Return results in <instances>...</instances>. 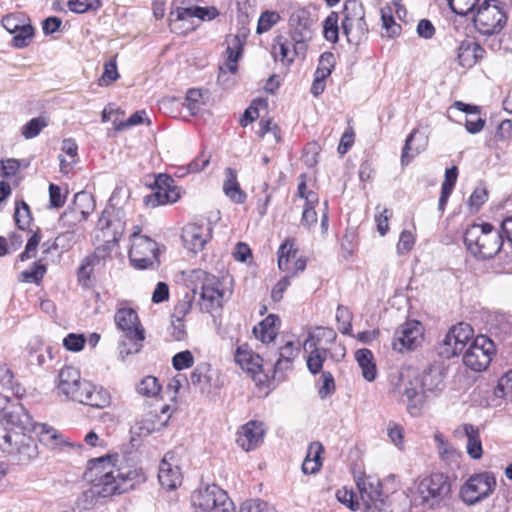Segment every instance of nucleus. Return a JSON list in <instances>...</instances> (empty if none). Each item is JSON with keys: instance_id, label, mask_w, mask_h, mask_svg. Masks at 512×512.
Listing matches in <instances>:
<instances>
[{"instance_id": "obj_1", "label": "nucleus", "mask_w": 512, "mask_h": 512, "mask_svg": "<svg viewBox=\"0 0 512 512\" xmlns=\"http://www.w3.org/2000/svg\"><path fill=\"white\" fill-rule=\"evenodd\" d=\"M445 375V370L440 364L429 365L422 373L412 377L402 374L398 391L405 398L411 416H418L427 400L443 391Z\"/></svg>"}, {"instance_id": "obj_2", "label": "nucleus", "mask_w": 512, "mask_h": 512, "mask_svg": "<svg viewBox=\"0 0 512 512\" xmlns=\"http://www.w3.org/2000/svg\"><path fill=\"white\" fill-rule=\"evenodd\" d=\"M86 476L94 483L87 493L92 497L105 498L133 489L138 474L134 470L122 472L111 464L110 457H99L88 461Z\"/></svg>"}, {"instance_id": "obj_3", "label": "nucleus", "mask_w": 512, "mask_h": 512, "mask_svg": "<svg viewBox=\"0 0 512 512\" xmlns=\"http://www.w3.org/2000/svg\"><path fill=\"white\" fill-rule=\"evenodd\" d=\"M57 389L67 399L103 409L111 404L109 391L87 380H81L80 372L72 366L63 367L58 374Z\"/></svg>"}, {"instance_id": "obj_4", "label": "nucleus", "mask_w": 512, "mask_h": 512, "mask_svg": "<svg viewBox=\"0 0 512 512\" xmlns=\"http://www.w3.org/2000/svg\"><path fill=\"white\" fill-rule=\"evenodd\" d=\"M37 429L41 434L46 433L50 438H56V431L45 424H36L33 429H22L0 423V450L18 464L30 462L37 457L38 448L36 441L28 433Z\"/></svg>"}, {"instance_id": "obj_5", "label": "nucleus", "mask_w": 512, "mask_h": 512, "mask_svg": "<svg viewBox=\"0 0 512 512\" xmlns=\"http://www.w3.org/2000/svg\"><path fill=\"white\" fill-rule=\"evenodd\" d=\"M463 239L470 254L481 260L493 258L503 246L501 231L488 222L467 227Z\"/></svg>"}, {"instance_id": "obj_6", "label": "nucleus", "mask_w": 512, "mask_h": 512, "mask_svg": "<svg viewBox=\"0 0 512 512\" xmlns=\"http://www.w3.org/2000/svg\"><path fill=\"white\" fill-rule=\"evenodd\" d=\"M117 328L123 333L119 342V352L122 357L138 353L145 339L137 312L132 308H119L114 316Z\"/></svg>"}, {"instance_id": "obj_7", "label": "nucleus", "mask_w": 512, "mask_h": 512, "mask_svg": "<svg viewBox=\"0 0 512 512\" xmlns=\"http://www.w3.org/2000/svg\"><path fill=\"white\" fill-rule=\"evenodd\" d=\"M417 494L424 507H440L451 495L450 479L443 473H432L418 483Z\"/></svg>"}, {"instance_id": "obj_8", "label": "nucleus", "mask_w": 512, "mask_h": 512, "mask_svg": "<svg viewBox=\"0 0 512 512\" xmlns=\"http://www.w3.org/2000/svg\"><path fill=\"white\" fill-rule=\"evenodd\" d=\"M342 33L350 44L359 45L366 39L368 25L365 20V11L358 0H346L342 10Z\"/></svg>"}, {"instance_id": "obj_9", "label": "nucleus", "mask_w": 512, "mask_h": 512, "mask_svg": "<svg viewBox=\"0 0 512 512\" xmlns=\"http://www.w3.org/2000/svg\"><path fill=\"white\" fill-rule=\"evenodd\" d=\"M132 233L129 260L136 269H154L159 266L158 244L148 236L140 235L139 227Z\"/></svg>"}, {"instance_id": "obj_10", "label": "nucleus", "mask_w": 512, "mask_h": 512, "mask_svg": "<svg viewBox=\"0 0 512 512\" xmlns=\"http://www.w3.org/2000/svg\"><path fill=\"white\" fill-rule=\"evenodd\" d=\"M506 21V13L497 0H485L473 14L474 26L483 35L498 34Z\"/></svg>"}, {"instance_id": "obj_11", "label": "nucleus", "mask_w": 512, "mask_h": 512, "mask_svg": "<svg viewBox=\"0 0 512 512\" xmlns=\"http://www.w3.org/2000/svg\"><path fill=\"white\" fill-rule=\"evenodd\" d=\"M496 478L492 472H481L468 478L460 489V498L467 505H475L488 498L495 490Z\"/></svg>"}, {"instance_id": "obj_12", "label": "nucleus", "mask_w": 512, "mask_h": 512, "mask_svg": "<svg viewBox=\"0 0 512 512\" xmlns=\"http://www.w3.org/2000/svg\"><path fill=\"white\" fill-rule=\"evenodd\" d=\"M473 337V329L467 323H458L451 327L438 343L437 353L444 359L458 356Z\"/></svg>"}, {"instance_id": "obj_13", "label": "nucleus", "mask_w": 512, "mask_h": 512, "mask_svg": "<svg viewBox=\"0 0 512 512\" xmlns=\"http://www.w3.org/2000/svg\"><path fill=\"white\" fill-rule=\"evenodd\" d=\"M495 352L494 343L486 336L475 337L463 354V363L469 369L484 371L492 361Z\"/></svg>"}, {"instance_id": "obj_14", "label": "nucleus", "mask_w": 512, "mask_h": 512, "mask_svg": "<svg viewBox=\"0 0 512 512\" xmlns=\"http://www.w3.org/2000/svg\"><path fill=\"white\" fill-rule=\"evenodd\" d=\"M192 277L201 284L202 307L206 312H213L222 307L224 290L221 289L220 281L213 275L202 269L192 272Z\"/></svg>"}, {"instance_id": "obj_15", "label": "nucleus", "mask_w": 512, "mask_h": 512, "mask_svg": "<svg viewBox=\"0 0 512 512\" xmlns=\"http://www.w3.org/2000/svg\"><path fill=\"white\" fill-rule=\"evenodd\" d=\"M180 198V192L174 179L167 174H159L154 181L152 192L144 197L148 207L175 203Z\"/></svg>"}, {"instance_id": "obj_16", "label": "nucleus", "mask_w": 512, "mask_h": 512, "mask_svg": "<svg viewBox=\"0 0 512 512\" xmlns=\"http://www.w3.org/2000/svg\"><path fill=\"white\" fill-rule=\"evenodd\" d=\"M357 487L365 512H390L379 480L371 477L360 479Z\"/></svg>"}, {"instance_id": "obj_17", "label": "nucleus", "mask_w": 512, "mask_h": 512, "mask_svg": "<svg viewBox=\"0 0 512 512\" xmlns=\"http://www.w3.org/2000/svg\"><path fill=\"white\" fill-rule=\"evenodd\" d=\"M312 24L311 13L306 8H298L290 15L289 27L295 51L297 49L305 50L306 42L312 38Z\"/></svg>"}, {"instance_id": "obj_18", "label": "nucleus", "mask_w": 512, "mask_h": 512, "mask_svg": "<svg viewBox=\"0 0 512 512\" xmlns=\"http://www.w3.org/2000/svg\"><path fill=\"white\" fill-rule=\"evenodd\" d=\"M217 15L218 11L215 7H177L175 10L170 11L168 21L172 31H179L182 33L186 30L193 29V27L187 26L185 29H181V27H177L178 22H189L190 25H192L193 22L191 20L193 18H197L199 20H212Z\"/></svg>"}, {"instance_id": "obj_19", "label": "nucleus", "mask_w": 512, "mask_h": 512, "mask_svg": "<svg viewBox=\"0 0 512 512\" xmlns=\"http://www.w3.org/2000/svg\"><path fill=\"white\" fill-rule=\"evenodd\" d=\"M423 339L422 326L418 321H408L399 326L393 337L392 347L398 352L414 350Z\"/></svg>"}, {"instance_id": "obj_20", "label": "nucleus", "mask_w": 512, "mask_h": 512, "mask_svg": "<svg viewBox=\"0 0 512 512\" xmlns=\"http://www.w3.org/2000/svg\"><path fill=\"white\" fill-rule=\"evenodd\" d=\"M120 210L105 209L98 220L97 226L103 233L105 243L117 244L125 230V222Z\"/></svg>"}, {"instance_id": "obj_21", "label": "nucleus", "mask_w": 512, "mask_h": 512, "mask_svg": "<svg viewBox=\"0 0 512 512\" xmlns=\"http://www.w3.org/2000/svg\"><path fill=\"white\" fill-rule=\"evenodd\" d=\"M191 499L195 507L206 512H213L225 505L228 497L224 490L213 484L195 491Z\"/></svg>"}, {"instance_id": "obj_22", "label": "nucleus", "mask_w": 512, "mask_h": 512, "mask_svg": "<svg viewBox=\"0 0 512 512\" xmlns=\"http://www.w3.org/2000/svg\"><path fill=\"white\" fill-rule=\"evenodd\" d=\"M190 381L194 386H198L202 392L210 393L220 390L223 381L217 369H213L207 362L197 364L190 375Z\"/></svg>"}, {"instance_id": "obj_23", "label": "nucleus", "mask_w": 512, "mask_h": 512, "mask_svg": "<svg viewBox=\"0 0 512 512\" xmlns=\"http://www.w3.org/2000/svg\"><path fill=\"white\" fill-rule=\"evenodd\" d=\"M158 480L167 490H174L181 484L182 474L174 451H168L160 462Z\"/></svg>"}, {"instance_id": "obj_24", "label": "nucleus", "mask_w": 512, "mask_h": 512, "mask_svg": "<svg viewBox=\"0 0 512 512\" xmlns=\"http://www.w3.org/2000/svg\"><path fill=\"white\" fill-rule=\"evenodd\" d=\"M181 238L189 251L197 253L211 238V228L208 224L189 223L183 228Z\"/></svg>"}, {"instance_id": "obj_25", "label": "nucleus", "mask_w": 512, "mask_h": 512, "mask_svg": "<svg viewBox=\"0 0 512 512\" xmlns=\"http://www.w3.org/2000/svg\"><path fill=\"white\" fill-rule=\"evenodd\" d=\"M0 417L6 421L5 425L7 426H16L22 429L36 427V423L33 422L28 411L17 399H11L8 405H5V410L0 412Z\"/></svg>"}, {"instance_id": "obj_26", "label": "nucleus", "mask_w": 512, "mask_h": 512, "mask_svg": "<svg viewBox=\"0 0 512 512\" xmlns=\"http://www.w3.org/2000/svg\"><path fill=\"white\" fill-rule=\"evenodd\" d=\"M263 436V423L252 420L242 426L237 437V443L248 452L255 449L263 441Z\"/></svg>"}, {"instance_id": "obj_27", "label": "nucleus", "mask_w": 512, "mask_h": 512, "mask_svg": "<svg viewBox=\"0 0 512 512\" xmlns=\"http://www.w3.org/2000/svg\"><path fill=\"white\" fill-rule=\"evenodd\" d=\"M484 55V48L472 39H464L457 48V61L463 68H472Z\"/></svg>"}, {"instance_id": "obj_28", "label": "nucleus", "mask_w": 512, "mask_h": 512, "mask_svg": "<svg viewBox=\"0 0 512 512\" xmlns=\"http://www.w3.org/2000/svg\"><path fill=\"white\" fill-rule=\"evenodd\" d=\"M299 348L295 346L293 341H287L279 348V357L276 362L271 365L273 368V378L280 379L284 373L292 369L293 361L298 356Z\"/></svg>"}, {"instance_id": "obj_29", "label": "nucleus", "mask_w": 512, "mask_h": 512, "mask_svg": "<svg viewBox=\"0 0 512 512\" xmlns=\"http://www.w3.org/2000/svg\"><path fill=\"white\" fill-rule=\"evenodd\" d=\"M427 144L428 137L423 132H420L419 129H413L407 136L402 150V164L409 163L415 156L425 150Z\"/></svg>"}, {"instance_id": "obj_30", "label": "nucleus", "mask_w": 512, "mask_h": 512, "mask_svg": "<svg viewBox=\"0 0 512 512\" xmlns=\"http://www.w3.org/2000/svg\"><path fill=\"white\" fill-rule=\"evenodd\" d=\"M235 362L247 372L256 374L264 371V360L258 354H254L248 345H241L236 349Z\"/></svg>"}, {"instance_id": "obj_31", "label": "nucleus", "mask_w": 512, "mask_h": 512, "mask_svg": "<svg viewBox=\"0 0 512 512\" xmlns=\"http://www.w3.org/2000/svg\"><path fill=\"white\" fill-rule=\"evenodd\" d=\"M305 348H310V354L307 357V368L313 375L321 372L323 363L328 357V350L317 347V341L312 333H309L307 339L304 342Z\"/></svg>"}, {"instance_id": "obj_32", "label": "nucleus", "mask_w": 512, "mask_h": 512, "mask_svg": "<svg viewBox=\"0 0 512 512\" xmlns=\"http://www.w3.org/2000/svg\"><path fill=\"white\" fill-rule=\"evenodd\" d=\"M223 191L225 195L236 204H243L246 201L247 195L241 189L237 181V172L231 167L225 169Z\"/></svg>"}, {"instance_id": "obj_33", "label": "nucleus", "mask_w": 512, "mask_h": 512, "mask_svg": "<svg viewBox=\"0 0 512 512\" xmlns=\"http://www.w3.org/2000/svg\"><path fill=\"white\" fill-rule=\"evenodd\" d=\"M279 324L280 318L275 314H269L259 323L258 327H254L253 332L263 343H270L276 338Z\"/></svg>"}, {"instance_id": "obj_34", "label": "nucleus", "mask_w": 512, "mask_h": 512, "mask_svg": "<svg viewBox=\"0 0 512 512\" xmlns=\"http://www.w3.org/2000/svg\"><path fill=\"white\" fill-rule=\"evenodd\" d=\"M463 431L467 438L466 451L467 454L475 460L483 455L482 441L479 429L472 424H464Z\"/></svg>"}, {"instance_id": "obj_35", "label": "nucleus", "mask_w": 512, "mask_h": 512, "mask_svg": "<svg viewBox=\"0 0 512 512\" xmlns=\"http://www.w3.org/2000/svg\"><path fill=\"white\" fill-rule=\"evenodd\" d=\"M273 55L275 60H280L282 62H287L288 64L292 63L294 60V55L298 54L299 49H294V43L292 44L288 39H286L282 35H278L274 39L273 44ZM300 51H302L300 49Z\"/></svg>"}, {"instance_id": "obj_36", "label": "nucleus", "mask_w": 512, "mask_h": 512, "mask_svg": "<svg viewBox=\"0 0 512 512\" xmlns=\"http://www.w3.org/2000/svg\"><path fill=\"white\" fill-rule=\"evenodd\" d=\"M323 446L319 442H312L307 451V455L302 464V471L304 474H315L321 468V453Z\"/></svg>"}, {"instance_id": "obj_37", "label": "nucleus", "mask_w": 512, "mask_h": 512, "mask_svg": "<svg viewBox=\"0 0 512 512\" xmlns=\"http://www.w3.org/2000/svg\"><path fill=\"white\" fill-rule=\"evenodd\" d=\"M355 358L362 370V376L365 380L371 382L375 380L377 371L376 365L373 363V354L369 349H359L355 353Z\"/></svg>"}, {"instance_id": "obj_38", "label": "nucleus", "mask_w": 512, "mask_h": 512, "mask_svg": "<svg viewBox=\"0 0 512 512\" xmlns=\"http://www.w3.org/2000/svg\"><path fill=\"white\" fill-rule=\"evenodd\" d=\"M78 236L75 231L67 230L65 232L60 233L53 243L51 244L50 248H47L42 253L48 254L52 250H61L62 252L70 250L74 244L77 242Z\"/></svg>"}, {"instance_id": "obj_39", "label": "nucleus", "mask_w": 512, "mask_h": 512, "mask_svg": "<svg viewBox=\"0 0 512 512\" xmlns=\"http://www.w3.org/2000/svg\"><path fill=\"white\" fill-rule=\"evenodd\" d=\"M278 267L282 271H289V261L295 258L297 250L294 248V240L286 239L278 249Z\"/></svg>"}, {"instance_id": "obj_40", "label": "nucleus", "mask_w": 512, "mask_h": 512, "mask_svg": "<svg viewBox=\"0 0 512 512\" xmlns=\"http://www.w3.org/2000/svg\"><path fill=\"white\" fill-rule=\"evenodd\" d=\"M14 220L20 230H26L32 221L29 205L24 200H19L15 205Z\"/></svg>"}, {"instance_id": "obj_41", "label": "nucleus", "mask_w": 512, "mask_h": 512, "mask_svg": "<svg viewBox=\"0 0 512 512\" xmlns=\"http://www.w3.org/2000/svg\"><path fill=\"white\" fill-rule=\"evenodd\" d=\"M338 19V13L333 11L323 22L324 38L331 43H336L339 39Z\"/></svg>"}, {"instance_id": "obj_42", "label": "nucleus", "mask_w": 512, "mask_h": 512, "mask_svg": "<svg viewBox=\"0 0 512 512\" xmlns=\"http://www.w3.org/2000/svg\"><path fill=\"white\" fill-rule=\"evenodd\" d=\"M161 386L154 376H146L136 386V391L145 397H155L159 394Z\"/></svg>"}, {"instance_id": "obj_43", "label": "nucleus", "mask_w": 512, "mask_h": 512, "mask_svg": "<svg viewBox=\"0 0 512 512\" xmlns=\"http://www.w3.org/2000/svg\"><path fill=\"white\" fill-rule=\"evenodd\" d=\"M434 440L438 449L439 456L442 460L452 461L459 456L457 450L443 437L442 434H435Z\"/></svg>"}, {"instance_id": "obj_44", "label": "nucleus", "mask_w": 512, "mask_h": 512, "mask_svg": "<svg viewBox=\"0 0 512 512\" xmlns=\"http://www.w3.org/2000/svg\"><path fill=\"white\" fill-rule=\"evenodd\" d=\"M46 270V266L37 261L33 263L31 269L22 271L19 279L23 282L38 284L44 277Z\"/></svg>"}, {"instance_id": "obj_45", "label": "nucleus", "mask_w": 512, "mask_h": 512, "mask_svg": "<svg viewBox=\"0 0 512 512\" xmlns=\"http://www.w3.org/2000/svg\"><path fill=\"white\" fill-rule=\"evenodd\" d=\"M280 19V14L277 11L266 10L262 12L258 20L257 33L262 34L269 31Z\"/></svg>"}, {"instance_id": "obj_46", "label": "nucleus", "mask_w": 512, "mask_h": 512, "mask_svg": "<svg viewBox=\"0 0 512 512\" xmlns=\"http://www.w3.org/2000/svg\"><path fill=\"white\" fill-rule=\"evenodd\" d=\"M336 320L338 322V330L345 335H348L352 331V314L348 308L343 305H338L336 310Z\"/></svg>"}, {"instance_id": "obj_47", "label": "nucleus", "mask_w": 512, "mask_h": 512, "mask_svg": "<svg viewBox=\"0 0 512 512\" xmlns=\"http://www.w3.org/2000/svg\"><path fill=\"white\" fill-rule=\"evenodd\" d=\"M494 395L512 401V370L502 376L494 389Z\"/></svg>"}, {"instance_id": "obj_48", "label": "nucleus", "mask_w": 512, "mask_h": 512, "mask_svg": "<svg viewBox=\"0 0 512 512\" xmlns=\"http://www.w3.org/2000/svg\"><path fill=\"white\" fill-rule=\"evenodd\" d=\"M335 66V56L331 52H324L321 54L318 62V67L315 71V75L321 78H327L330 76L332 69Z\"/></svg>"}, {"instance_id": "obj_49", "label": "nucleus", "mask_w": 512, "mask_h": 512, "mask_svg": "<svg viewBox=\"0 0 512 512\" xmlns=\"http://www.w3.org/2000/svg\"><path fill=\"white\" fill-rule=\"evenodd\" d=\"M39 228L28 238L24 251L18 256L21 262L36 256L38 245L41 241Z\"/></svg>"}, {"instance_id": "obj_50", "label": "nucleus", "mask_w": 512, "mask_h": 512, "mask_svg": "<svg viewBox=\"0 0 512 512\" xmlns=\"http://www.w3.org/2000/svg\"><path fill=\"white\" fill-rule=\"evenodd\" d=\"M13 44L17 48L28 46L34 35V28L30 24H21L19 30L14 33Z\"/></svg>"}, {"instance_id": "obj_51", "label": "nucleus", "mask_w": 512, "mask_h": 512, "mask_svg": "<svg viewBox=\"0 0 512 512\" xmlns=\"http://www.w3.org/2000/svg\"><path fill=\"white\" fill-rule=\"evenodd\" d=\"M239 512H277V510L261 499H250L243 502Z\"/></svg>"}, {"instance_id": "obj_52", "label": "nucleus", "mask_w": 512, "mask_h": 512, "mask_svg": "<svg viewBox=\"0 0 512 512\" xmlns=\"http://www.w3.org/2000/svg\"><path fill=\"white\" fill-rule=\"evenodd\" d=\"M93 258L85 257L82 260L80 267L78 268V282L84 286L88 287L91 279V275L94 269V266L97 265Z\"/></svg>"}, {"instance_id": "obj_53", "label": "nucleus", "mask_w": 512, "mask_h": 512, "mask_svg": "<svg viewBox=\"0 0 512 512\" xmlns=\"http://www.w3.org/2000/svg\"><path fill=\"white\" fill-rule=\"evenodd\" d=\"M146 117V112L144 110L136 111L133 113L129 118H127L125 121H113L114 129L117 131H123L127 128L140 125L144 123Z\"/></svg>"}, {"instance_id": "obj_54", "label": "nucleus", "mask_w": 512, "mask_h": 512, "mask_svg": "<svg viewBox=\"0 0 512 512\" xmlns=\"http://www.w3.org/2000/svg\"><path fill=\"white\" fill-rule=\"evenodd\" d=\"M46 125H47V123L43 118H41V117L33 118L23 126L22 135L26 139H32V138L36 137L41 132V130L44 127H46Z\"/></svg>"}, {"instance_id": "obj_55", "label": "nucleus", "mask_w": 512, "mask_h": 512, "mask_svg": "<svg viewBox=\"0 0 512 512\" xmlns=\"http://www.w3.org/2000/svg\"><path fill=\"white\" fill-rule=\"evenodd\" d=\"M452 11L458 15L467 16L474 11L479 0H447Z\"/></svg>"}, {"instance_id": "obj_56", "label": "nucleus", "mask_w": 512, "mask_h": 512, "mask_svg": "<svg viewBox=\"0 0 512 512\" xmlns=\"http://www.w3.org/2000/svg\"><path fill=\"white\" fill-rule=\"evenodd\" d=\"M193 364L194 356L189 350L178 352L172 357V366L177 371L190 368Z\"/></svg>"}, {"instance_id": "obj_57", "label": "nucleus", "mask_w": 512, "mask_h": 512, "mask_svg": "<svg viewBox=\"0 0 512 512\" xmlns=\"http://www.w3.org/2000/svg\"><path fill=\"white\" fill-rule=\"evenodd\" d=\"M202 93L199 89H189L186 98L185 106L191 115L195 116L198 114L201 105Z\"/></svg>"}, {"instance_id": "obj_58", "label": "nucleus", "mask_w": 512, "mask_h": 512, "mask_svg": "<svg viewBox=\"0 0 512 512\" xmlns=\"http://www.w3.org/2000/svg\"><path fill=\"white\" fill-rule=\"evenodd\" d=\"M119 78L116 58L112 57L104 64V72L100 79V85H109Z\"/></svg>"}, {"instance_id": "obj_59", "label": "nucleus", "mask_w": 512, "mask_h": 512, "mask_svg": "<svg viewBox=\"0 0 512 512\" xmlns=\"http://www.w3.org/2000/svg\"><path fill=\"white\" fill-rule=\"evenodd\" d=\"M69 9L74 13H85L89 10H96L100 7L99 0H69Z\"/></svg>"}, {"instance_id": "obj_60", "label": "nucleus", "mask_w": 512, "mask_h": 512, "mask_svg": "<svg viewBox=\"0 0 512 512\" xmlns=\"http://www.w3.org/2000/svg\"><path fill=\"white\" fill-rule=\"evenodd\" d=\"M320 380L322 385L318 388V394L321 399H325L335 391L334 377L330 372L323 371Z\"/></svg>"}, {"instance_id": "obj_61", "label": "nucleus", "mask_w": 512, "mask_h": 512, "mask_svg": "<svg viewBox=\"0 0 512 512\" xmlns=\"http://www.w3.org/2000/svg\"><path fill=\"white\" fill-rule=\"evenodd\" d=\"M336 497L339 502L346 505L352 511L359 509V501L353 491L347 490L346 488L339 489L336 492Z\"/></svg>"}, {"instance_id": "obj_62", "label": "nucleus", "mask_w": 512, "mask_h": 512, "mask_svg": "<svg viewBox=\"0 0 512 512\" xmlns=\"http://www.w3.org/2000/svg\"><path fill=\"white\" fill-rule=\"evenodd\" d=\"M63 345L69 351H81L85 345V337L82 334L70 333L63 339Z\"/></svg>"}, {"instance_id": "obj_63", "label": "nucleus", "mask_w": 512, "mask_h": 512, "mask_svg": "<svg viewBox=\"0 0 512 512\" xmlns=\"http://www.w3.org/2000/svg\"><path fill=\"white\" fill-rule=\"evenodd\" d=\"M66 201V195L62 193L61 188L51 183L49 185V203L51 208H61Z\"/></svg>"}, {"instance_id": "obj_64", "label": "nucleus", "mask_w": 512, "mask_h": 512, "mask_svg": "<svg viewBox=\"0 0 512 512\" xmlns=\"http://www.w3.org/2000/svg\"><path fill=\"white\" fill-rule=\"evenodd\" d=\"M381 19L383 22V28L388 37L397 36L400 33L401 27L394 20L392 14H386L382 11Z\"/></svg>"}]
</instances>
